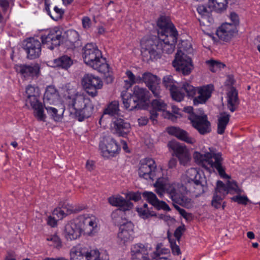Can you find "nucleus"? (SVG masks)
<instances>
[{"label":"nucleus","instance_id":"obj_7","mask_svg":"<svg viewBox=\"0 0 260 260\" xmlns=\"http://www.w3.org/2000/svg\"><path fill=\"white\" fill-rule=\"evenodd\" d=\"M172 63L176 70L183 75L190 74L193 68L190 57L181 50H178Z\"/></svg>","mask_w":260,"mask_h":260},{"label":"nucleus","instance_id":"obj_64","mask_svg":"<svg viewBox=\"0 0 260 260\" xmlns=\"http://www.w3.org/2000/svg\"><path fill=\"white\" fill-rule=\"evenodd\" d=\"M27 102L30 103L32 108L41 104L39 102L36 95L27 97Z\"/></svg>","mask_w":260,"mask_h":260},{"label":"nucleus","instance_id":"obj_48","mask_svg":"<svg viewBox=\"0 0 260 260\" xmlns=\"http://www.w3.org/2000/svg\"><path fill=\"white\" fill-rule=\"evenodd\" d=\"M208 63L210 66V70L213 72H216L218 70L224 68L225 64L221 62L210 60L208 61Z\"/></svg>","mask_w":260,"mask_h":260},{"label":"nucleus","instance_id":"obj_51","mask_svg":"<svg viewBox=\"0 0 260 260\" xmlns=\"http://www.w3.org/2000/svg\"><path fill=\"white\" fill-rule=\"evenodd\" d=\"M35 110V115L40 121H45L46 116L44 113L43 105L41 104L33 108Z\"/></svg>","mask_w":260,"mask_h":260},{"label":"nucleus","instance_id":"obj_10","mask_svg":"<svg viewBox=\"0 0 260 260\" xmlns=\"http://www.w3.org/2000/svg\"><path fill=\"white\" fill-rule=\"evenodd\" d=\"M99 147L102 156L106 158L114 157L120 151V147L110 137L104 138L99 144Z\"/></svg>","mask_w":260,"mask_h":260},{"label":"nucleus","instance_id":"obj_42","mask_svg":"<svg viewBox=\"0 0 260 260\" xmlns=\"http://www.w3.org/2000/svg\"><path fill=\"white\" fill-rule=\"evenodd\" d=\"M215 192L224 198L229 193L226 183L225 184L220 180L217 181Z\"/></svg>","mask_w":260,"mask_h":260},{"label":"nucleus","instance_id":"obj_21","mask_svg":"<svg viewBox=\"0 0 260 260\" xmlns=\"http://www.w3.org/2000/svg\"><path fill=\"white\" fill-rule=\"evenodd\" d=\"M236 32V25L230 23L222 24L216 30V35L219 39L225 42L230 41Z\"/></svg>","mask_w":260,"mask_h":260},{"label":"nucleus","instance_id":"obj_24","mask_svg":"<svg viewBox=\"0 0 260 260\" xmlns=\"http://www.w3.org/2000/svg\"><path fill=\"white\" fill-rule=\"evenodd\" d=\"M167 132L170 135L174 136L179 140L183 141L187 143L193 144L196 142V140L190 137L185 131L179 127L175 126L168 127Z\"/></svg>","mask_w":260,"mask_h":260},{"label":"nucleus","instance_id":"obj_45","mask_svg":"<svg viewBox=\"0 0 260 260\" xmlns=\"http://www.w3.org/2000/svg\"><path fill=\"white\" fill-rule=\"evenodd\" d=\"M44 105L48 114H49L55 121H57L61 119V115L58 114V110L56 108L49 106V105Z\"/></svg>","mask_w":260,"mask_h":260},{"label":"nucleus","instance_id":"obj_20","mask_svg":"<svg viewBox=\"0 0 260 260\" xmlns=\"http://www.w3.org/2000/svg\"><path fill=\"white\" fill-rule=\"evenodd\" d=\"M82 233L77 219L68 222L64 227V237L67 240H73L79 238Z\"/></svg>","mask_w":260,"mask_h":260},{"label":"nucleus","instance_id":"obj_30","mask_svg":"<svg viewBox=\"0 0 260 260\" xmlns=\"http://www.w3.org/2000/svg\"><path fill=\"white\" fill-rule=\"evenodd\" d=\"M122 99L124 107L129 111L139 109L141 107V105L133 95H123Z\"/></svg>","mask_w":260,"mask_h":260},{"label":"nucleus","instance_id":"obj_54","mask_svg":"<svg viewBox=\"0 0 260 260\" xmlns=\"http://www.w3.org/2000/svg\"><path fill=\"white\" fill-rule=\"evenodd\" d=\"M231 200L237 202L239 204L246 205L249 202V199L246 196H241V194H237L231 198Z\"/></svg>","mask_w":260,"mask_h":260},{"label":"nucleus","instance_id":"obj_39","mask_svg":"<svg viewBox=\"0 0 260 260\" xmlns=\"http://www.w3.org/2000/svg\"><path fill=\"white\" fill-rule=\"evenodd\" d=\"M167 235L173 254L174 255H179L181 254V252L179 245L177 243H178L177 241L172 238V236L169 232Z\"/></svg>","mask_w":260,"mask_h":260},{"label":"nucleus","instance_id":"obj_58","mask_svg":"<svg viewBox=\"0 0 260 260\" xmlns=\"http://www.w3.org/2000/svg\"><path fill=\"white\" fill-rule=\"evenodd\" d=\"M53 216H56L58 219H62L63 217L69 215V212H65V210L62 208L55 209L52 212Z\"/></svg>","mask_w":260,"mask_h":260},{"label":"nucleus","instance_id":"obj_25","mask_svg":"<svg viewBox=\"0 0 260 260\" xmlns=\"http://www.w3.org/2000/svg\"><path fill=\"white\" fill-rule=\"evenodd\" d=\"M108 202L112 206L119 207L120 210L124 211L130 210L133 206V204L129 200H126L120 196L109 197Z\"/></svg>","mask_w":260,"mask_h":260},{"label":"nucleus","instance_id":"obj_16","mask_svg":"<svg viewBox=\"0 0 260 260\" xmlns=\"http://www.w3.org/2000/svg\"><path fill=\"white\" fill-rule=\"evenodd\" d=\"M24 49L27 53L28 58H37L41 53V43L38 40L30 38L25 41Z\"/></svg>","mask_w":260,"mask_h":260},{"label":"nucleus","instance_id":"obj_14","mask_svg":"<svg viewBox=\"0 0 260 260\" xmlns=\"http://www.w3.org/2000/svg\"><path fill=\"white\" fill-rule=\"evenodd\" d=\"M169 148L173 151L174 155L178 158L180 164L185 166L189 161L190 156L185 146L175 141H171L168 144Z\"/></svg>","mask_w":260,"mask_h":260},{"label":"nucleus","instance_id":"obj_50","mask_svg":"<svg viewBox=\"0 0 260 260\" xmlns=\"http://www.w3.org/2000/svg\"><path fill=\"white\" fill-rule=\"evenodd\" d=\"M142 196L144 199L147 201V202L153 206H154V205H155L158 200L156 195L152 192L144 191L142 193Z\"/></svg>","mask_w":260,"mask_h":260},{"label":"nucleus","instance_id":"obj_9","mask_svg":"<svg viewBox=\"0 0 260 260\" xmlns=\"http://www.w3.org/2000/svg\"><path fill=\"white\" fill-rule=\"evenodd\" d=\"M82 84L87 94L92 97L97 96L98 90L101 89L103 85L100 78L90 74L83 77Z\"/></svg>","mask_w":260,"mask_h":260},{"label":"nucleus","instance_id":"obj_26","mask_svg":"<svg viewBox=\"0 0 260 260\" xmlns=\"http://www.w3.org/2000/svg\"><path fill=\"white\" fill-rule=\"evenodd\" d=\"M227 106L229 110L234 112L238 107L239 100L238 96V91L232 86L227 93Z\"/></svg>","mask_w":260,"mask_h":260},{"label":"nucleus","instance_id":"obj_23","mask_svg":"<svg viewBox=\"0 0 260 260\" xmlns=\"http://www.w3.org/2000/svg\"><path fill=\"white\" fill-rule=\"evenodd\" d=\"M178 35H169L164 37H160L162 40V53L167 54L172 53L175 48L178 39Z\"/></svg>","mask_w":260,"mask_h":260},{"label":"nucleus","instance_id":"obj_41","mask_svg":"<svg viewBox=\"0 0 260 260\" xmlns=\"http://www.w3.org/2000/svg\"><path fill=\"white\" fill-rule=\"evenodd\" d=\"M226 184L230 193L241 194L243 191V190L238 186L237 182L234 180H228L226 182Z\"/></svg>","mask_w":260,"mask_h":260},{"label":"nucleus","instance_id":"obj_63","mask_svg":"<svg viewBox=\"0 0 260 260\" xmlns=\"http://www.w3.org/2000/svg\"><path fill=\"white\" fill-rule=\"evenodd\" d=\"M196 185V180L191 179L188 181L185 185V188L187 192L192 193L194 191V185Z\"/></svg>","mask_w":260,"mask_h":260},{"label":"nucleus","instance_id":"obj_61","mask_svg":"<svg viewBox=\"0 0 260 260\" xmlns=\"http://www.w3.org/2000/svg\"><path fill=\"white\" fill-rule=\"evenodd\" d=\"M175 208L179 212V214L186 220H190L192 218V215L186 212V211L179 207L178 205H175Z\"/></svg>","mask_w":260,"mask_h":260},{"label":"nucleus","instance_id":"obj_5","mask_svg":"<svg viewBox=\"0 0 260 260\" xmlns=\"http://www.w3.org/2000/svg\"><path fill=\"white\" fill-rule=\"evenodd\" d=\"M41 39L43 45H45L47 48L53 50L60 46L63 41L62 30L58 27H54L42 35Z\"/></svg>","mask_w":260,"mask_h":260},{"label":"nucleus","instance_id":"obj_46","mask_svg":"<svg viewBox=\"0 0 260 260\" xmlns=\"http://www.w3.org/2000/svg\"><path fill=\"white\" fill-rule=\"evenodd\" d=\"M180 90L181 89H179L176 86L174 87L172 90H170L172 99L177 102H181L182 101L185 96L184 93L182 92Z\"/></svg>","mask_w":260,"mask_h":260},{"label":"nucleus","instance_id":"obj_60","mask_svg":"<svg viewBox=\"0 0 260 260\" xmlns=\"http://www.w3.org/2000/svg\"><path fill=\"white\" fill-rule=\"evenodd\" d=\"M154 207L156 208L158 210L162 209L165 211H169L171 210L168 205L164 201L157 200Z\"/></svg>","mask_w":260,"mask_h":260},{"label":"nucleus","instance_id":"obj_22","mask_svg":"<svg viewBox=\"0 0 260 260\" xmlns=\"http://www.w3.org/2000/svg\"><path fill=\"white\" fill-rule=\"evenodd\" d=\"M131 253L132 260H146L150 259L148 257L147 247L142 244L137 243L132 245Z\"/></svg>","mask_w":260,"mask_h":260},{"label":"nucleus","instance_id":"obj_3","mask_svg":"<svg viewBox=\"0 0 260 260\" xmlns=\"http://www.w3.org/2000/svg\"><path fill=\"white\" fill-rule=\"evenodd\" d=\"M195 158L199 162H208L212 168L216 169L221 178H229L230 177L225 172V168L222 166L223 159L220 152H207L204 155L197 153Z\"/></svg>","mask_w":260,"mask_h":260},{"label":"nucleus","instance_id":"obj_15","mask_svg":"<svg viewBox=\"0 0 260 260\" xmlns=\"http://www.w3.org/2000/svg\"><path fill=\"white\" fill-rule=\"evenodd\" d=\"M214 90V85L212 84L199 86L197 87V96L193 98V103L194 106L204 104L211 98L212 93Z\"/></svg>","mask_w":260,"mask_h":260},{"label":"nucleus","instance_id":"obj_44","mask_svg":"<svg viewBox=\"0 0 260 260\" xmlns=\"http://www.w3.org/2000/svg\"><path fill=\"white\" fill-rule=\"evenodd\" d=\"M46 240L49 242L48 244L50 246L57 248L61 247L62 246L60 239L57 235L55 234L48 236L46 238Z\"/></svg>","mask_w":260,"mask_h":260},{"label":"nucleus","instance_id":"obj_13","mask_svg":"<svg viewBox=\"0 0 260 260\" xmlns=\"http://www.w3.org/2000/svg\"><path fill=\"white\" fill-rule=\"evenodd\" d=\"M97 254L95 250L88 252L85 247L77 245L71 249V260H97Z\"/></svg>","mask_w":260,"mask_h":260},{"label":"nucleus","instance_id":"obj_33","mask_svg":"<svg viewBox=\"0 0 260 260\" xmlns=\"http://www.w3.org/2000/svg\"><path fill=\"white\" fill-rule=\"evenodd\" d=\"M53 63L56 67L67 70L73 64V61L70 56L64 55L54 59Z\"/></svg>","mask_w":260,"mask_h":260},{"label":"nucleus","instance_id":"obj_12","mask_svg":"<svg viewBox=\"0 0 260 260\" xmlns=\"http://www.w3.org/2000/svg\"><path fill=\"white\" fill-rule=\"evenodd\" d=\"M157 34L159 37L169 35H178V31L169 17L161 16L157 21Z\"/></svg>","mask_w":260,"mask_h":260},{"label":"nucleus","instance_id":"obj_27","mask_svg":"<svg viewBox=\"0 0 260 260\" xmlns=\"http://www.w3.org/2000/svg\"><path fill=\"white\" fill-rule=\"evenodd\" d=\"M113 122V127L119 136L124 137L129 132L131 125L123 119L114 118Z\"/></svg>","mask_w":260,"mask_h":260},{"label":"nucleus","instance_id":"obj_31","mask_svg":"<svg viewBox=\"0 0 260 260\" xmlns=\"http://www.w3.org/2000/svg\"><path fill=\"white\" fill-rule=\"evenodd\" d=\"M173 198L172 202L174 207L175 205H180L186 208H191L193 207V201L190 198L182 193H179L176 196H173Z\"/></svg>","mask_w":260,"mask_h":260},{"label":"nucleus","instance_id":"obj_34","mask_svg":"<svg viewBox=\"0 0 260 260\" xmlns=\"http://www.w3.org/2000/svg\"><path fill=\"white\" fill-rule=\"evenodd\" d=\"M230 115L226 112L220 114L218 118L217 133L222 135L224 133L225 129L230 121Z\"/></svg>","mask_w":260,"mask_h":260},{"label":"nucleus","instance_id":"obj_52","mask_svg":"<svg viewBox=\"0 0 260 260\" xmlns=\"http://www.w3.org/2000/svg\"><path fill=\"white\" fill-rule=\"evenodd\" d=\"M223 199V197L214 192L211 201L212 206L216 209L219 208L221 205V202Z\"/></svg>","mask_w":260,"mask_h":260},{"label":"nucleus","instance_id":"obj_38","mask_svg":"<svg viewBox=\"0 0 260 260\" xmlns=\"http://www.w3.org/2000/svg\"><path fill=\"white\" fill-rule=\"evenodd\" d=\"M228 3V0H209L210 6H212L217 12H221L225 10Z\"/></svg>","mask_w":260,"mask_h":260},{"label":"nucleus","instance_id":"obj_57","mask_svg":"<svg viewBox=\"0 0 260 260\" xmlns=\"http://www.w3.org/2000/svg\"><path fill=\"white\" fill-rule=\"evenodd\" d=\"M68 41L71 43V46H74V43L79 40V36L76 31H71L67 35Z\"/></svg>","mask_w":260,"mask_h":260},{"label":"nucleus","instance_id":"obj_32","mask_svg":"<svg viewBox=\"0 0 260 260\" xmlns=\"http://www.w3.org/2000/svg\"><path fill=\"white\" fill-rule=\"evenodd\" d=\"M137 101L140 103H145L149 100V92L145 88H142L139 86H135L134 88L133 94Z\"/></svg>","mask_w":260,"mask_h":260},{"label":"nucleus","instance_id":"obj_4","mask_svg":"<svg viewBox=\"0 0 260 260\" xmlns=\"http://www.w3.org/2000/svg\"><path fill=\"white\" fill-rule=\"evenodd\" d=\"M141 44L142 53L148 55L150 59L156 60L161 57L162 53V40L159 36L144 38Z\"/></svg>","mask_w":260,"mask_h":260},{"label":"nucleus","instance_id":"obj_2","mask_svg":"<svg viewBox=\"0 0 260 260\" xmlns=\"http://www.w3.org/2000/svg\"><path fill=\"white\" fill-rule=\"evenodd\" d=\"M69 109L70 114L74 118L82 121L91 116L94 106L88 98L84 95L76 94L71 102H69Z\"/></svg>","mask_w":260,"mask_h":260},{"label":"nucleus","instance_id":"obj_6","mask_svg":"<svg viewBox=\"0 0 260 260\" xmlns=\"http://www.w3.org/2000/svg\"><path fill=\"white\" fill-rule=\"evenodd\" d=\"M188 119L190 121L193 127L201 135H205L211 132V123L208 120L207 115L204 114L203 110L201 111L200 114H191L188 115Z\"/></svg>","mask_w":260,"mask_h":260},{"label":"nucleus","instance_id":"obj_1","mask_svg":"<svg viewBox=\"0 0 260 260\" xmlns=\"http://www.w3.org/2000/svg\"><path fill=\"white\" fill-rule=\"evenodd\" d=\"M82 57L84 62L93 69L105 76L109 73V66L95 44H87L83 48Z\"/></svg>","mask_w":260,"mask_h":260},{"label":"nucleus","instance_id":"obj_36","mask_svg":"<svg viewBox=\"0 0 260 260\" xmlns=\"http://www.w3.org/2000/svg\"><path fill=\"white\" fill-rule=\"evenodd\" d=\"M119 102L114 101L109 103L104 110V114H108L110 116H116L119 114Z\"/></svg>","mask_w":260,"mask_h":260},{"label":"nucleus","instance_id":"obj_43","mask_svg":"<svg viewBox=\"0 0 260 260\" xmlns=\"http://www.w3.org/2000/svg\"><path fill=\"white\" fill-rule=\"evenodd\" d=\"M194 191L193 192L194 196L198 197L204 193L207 190L206 182L205 184L202 183L200 181L196 180V185H194Z\"/></svg>","mask_w":260,"mask_h":260},{"label":"nucleus","instance_id":"obj_40","mask_svg":"<svg viewBox=\"0 0 260 260\" xmlns=\"http://www.w3.org/2000/svg\"><path fill=\"white\" fill-rule=\"evenodd\" d=\"M181 90L184 91L188 97L193 98L196 94L197 87H194L190 83L185 82L182 83Z\"/></svg>","mask_w":260,"mask_h":260},{"label":"nucleus","instance_id":"obj_17","mask_svg":"<svg viewBox=\"0 0 260 260\" xmlns=\"http://www.w3.org/2000/svg\"><path fill=\"white\" fill-rule=\"evenodd\" d=\"M15 69L16 72L25 78H38L40 74V66L38 63L19 64L15 65Z\"/></svg>","mask_w":260,"mask_h":260},{"label":"nucleus","instance_id":"obj_53","mask_svg":"<svg viewBox=\"0 0 260 260\" xmlns=\"http://www.w3.org/2000/svg\"><path fill=\"white\" fill-rule=\"evenodd\" d=\"M51 18L55 21H57L60 19L64 13V11L61 9L58 8L57 6L54 7V11L51 12Z\"/></svg>","mask_w":260,"mask_h":260},{"label":"nucleus","instance_id":"obj_37","mask_svg":"<svg viewBox=\"0 0 260 260\" xmlns=\"http://www.w3.org/2000/svg\"><path fill=\"white\" fill-rule=\"evenodd\" d=\"M168 180L166 178H158L154 184L155 191L157 194L162 197L164 194V188L167 185Z\"/></svg>","mask_w":260,"mask_h":260},{"label":"nucleus","instance_id":"obj_47","mask_svg":"<svg viewBox=\"0 0 260 260\" xmlns=\"http://www.w3.org/2000/svg\"><path fill=\"white\" fill-rule=\"evenodd\" d=\"M162 83L164 85L168 88L169 90H172L174 87H175V81L173 79L171 75H167L164 76L162 80Z\"/></svg>","mask_w":260,"mask_h":260},{"label":"nucleus","instance_id":"obj_59","mask_svg":"<svg viewBox=\"0 0 260 260\" xmlns=\"http://www.w3.org/2000/svg\"><path fill=\"white\" fill-rule=\"evenodd\" d=\"M125 74L128 78V81L125 80L124 82L127 83V85L128 87H131L133 84L136 83V76L130 70L126 71Z\"/></svg>","mask_w":260,"mask_h":260},{"label":"nucleus","instance_id":"obj_18","mask_svg":"<svg viewBox=\"0 0 260 260\" xmlns=\"http://www.w3.org/2000/svg\"><path fill=\"white\" fill-rule=\"evenodd\" d=\"M134 224L131 222L125 223L119 227L117 235L118 241L120 244L125 245L134 239Z\"/></svg>","mask_w":260,"mask_h":260},{"label":"nucleus","instance_id":"obj_35","mask_svg":"<svg viewBox=\"0 0 260 260\" xmlns=\"http://www.w3.org/2000/svg\"><path fill=\"white\" fill-rule=\"evenodd\" d=\"M208 7L204 5H200L197 8L198 13L201 15V18L203 20H207L210 22V15L212 10L215 11L212 6H210L209 2Z\"/></svg>","mask_w":260,"mask_h":260},{"label":"nucleus","instance_id":"obj_49","mask_svg":"<svg viewBox=\"0 0 260 260\" xmlns=\"http://www.w3.org/2000/svg\"><path fill=\"white\" fill-rule=\"evenodd\" d=\"M139 215L143 219H147L150 217L156 216V213L149 209H137Z\"/></svg>","mask_w":260,"mask_h":260},{"label":"nucleus","instance_id":"obj_55","mask_svg":"<svg viewBox=\"0 0 260 260\" xmlns=\"http://www.w3.org/2000/svg\"><path fill=\"white\" fill-rule=\"evenodd\" d=\"M62 208L65 210V212H69V214L79 212L83 209L81 206H74L68 204L62 207Z\"/></svg>","mask_w":260,"mask_h":260},{"label":"nucleus","instance_id":"obj_11","mask_svg":"<svg viewBox=\"0 0 260 260\" xmlns=\"http://www.w3.org/2000/svg\"><path fill=\"white\" fill-rule=\"evenodd\" d=\"M82 232L91 235L96 232L98 219L92 215L86 214L79 216L77 218Z\"/></svg>","mask_w":260,"mask_h":260},{"label":"nucleus","instance_id":"obj_28","mask_svg":"<svg viewBox=\"0 0 260 260\" xmlns=\"http://www.w3.org/2000/svg\"><path fill=\"white\" fill-rule=\"evenodd\" d=\"M157 98V99L153 100L151 102V106L153 108V110L150 111V119L152 120L153 122L156 120V118L157 117L158 114L157 111H163L165 113V110L167 109V105L165 103V102L159 99V98Z\"/></svg>","mask_w":260,"mask_h":260},{"label":"nucleus","instance_id":"obj_19","mask_svg":"<svg viewBox=\"0 0 260 260\" xmlns=\"http://www.w3.org/2000/svg\"><path fill=\"white\" fill-rule=\"evenodd\" d=\"M160 79L157 76L150 72L143 73V82L145 83L154 96L159 98L160 94V88L159 85Z\"/></svg>","mask_w":260,"mask_h":260},{"label":"nucleus","instance_id":"obj_56","mask_svg":"<svg viewBox=\"0 0 260 260\" xmlns=\"http://www.w3.org/2000/svg\"><path fill=\"white\" fill-rule=\"evenodd\" d=\"M166 192L170 195L172 201L173 200V196H176L177 194L179 193L178 192H177L174 185L171 184L169 183L164 188V193Z\"/></svg>","mask_w":260,"mask_h":260},{"label":"nucleus","instance_id":"obj_62","mask_svg":"<svg viewBox=\"0 0 260 260\" xmlns=\"http://www.w3.org/2000/svg\"><path fill=\"white\" fill-rule=\"evenodd\" d=\"M184 230L185 229L184 226H180L178 227L175 231L174 236L175 237V239H174V240H176L177 241L178 244L180 243V238Z\"/></svg>","mask_w":260,"mask_h":260},{"label":"nucleus","instance_id":"obj_29","mask_svg":"<svg viewBox=\"0 0 260 260\" xmlns=\"http://www.w3.org/2000/svg\"><path fill=\"white\" fill-rule=\"evenodd\" d=\"M58 98V92L55 87L52 85L48 86L44 95V105H53Z\"/></svg>","mask_w":260,"mask_h":260},{"label":"nucleus","instance_id":"obj_8","mask_svg":"<svg viewBox=\"0 0 260 260\" xmlns=\"http://www.w3.org/2000/svg\"><path fill=\"white\" fill-rule=\"evenodd\" d=\"M138 174L141 178L153 180L157 176V168L154 160L151 158L142 159L139 164Z\"/></svg>","mask_w":260,"mask_h":260}]
</instances>
